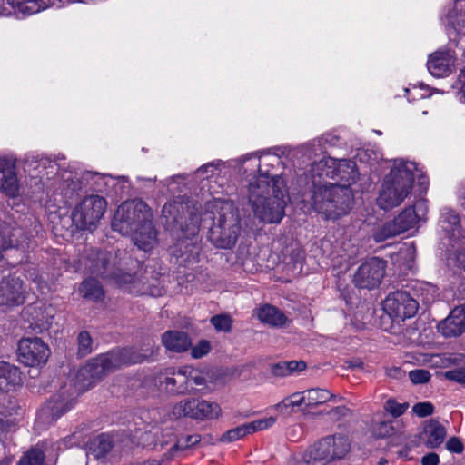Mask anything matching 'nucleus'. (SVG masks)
<instances>
[{"instance_id": "1", "label": "nucleus", "mask_w": 465, "mask_h": 465, "mask_svg": "<svg viewBox=\"0 0 465 465\" xmlns=\"http://www.w3.org/2000/svg\"><path fill=\"white\" fill-rule=\"evenodd\" d=\"M153 353V351L143 354L135 349L124 348L95 357L78 371L74 389L72 391L63 389L40 411L39 419L49 421L59 418L72 409L78 393L89 389L96 380L123 365L141 363Z\"/></svg>"}, {"instance_id": "2", "label": "nucleus", "mask_w": 465, "mask_h": 465, "mask_svg": "<svg viewBox=\"0 0 465 465\" xmlns=\"http://www.w3.org/2000/svg\"><path fill=\"white\" fill-rule=\"evenodd\" d=\"M252 155L260 159V174L249 183L248 202L254 217L260 222L279 223L285 214L287 188L283 178L279 174H270L267 167L280 165L281 159L277 154L262 152Z\"/></svg>"}, {"instance_id": "3", "label": "nucleus", "mask_w": 465, "mask_h": 465, "mask_svg": "<svg viewBox=\"0 0 465 465\" xmlns=\"http://www.w3.org/2000/svg\"><path fill=\"white\" fill-rule=\"evenodd\" d=\"M415 179H425L423 171L416 163L394 160L377 198L378 205L384 210L400 205L410 195Z\"/></svg>"}, {"instance_id": "4", "label": "nucleus", "mask_w": 465, "mask_h": 465, "mask_svg": "<svg viewBox=\"0 0 465 465\" xmlns=\"http://www.w3.org/2000/svg\"><path fill=\"white\" fill-rule=\"evenodd\" d=\"M208 209L213 213L210 241L218 248H231L241 232L238 208L231 201L215 199L209 203Z\"/></svg>"}, {"instance_id": "5", "label": "nucleus", "mask_w": 465, "mask_h": 465, "mask_svg": "<svg viewBox=\"0 0 465 465\" xmlns=\"http://www.w3.org/2000/svg\"><path fill=\"white\" fill-rule=\"evenodd\" d=\"M351 189L332 183L315 185L312 197L313 209L327 219H337L346 214L351 209Z\"/></svg>"}, {"instance_id": "6", "label": "nucleus", "mask_w": 465, "mask_h": 465, "mask_svg": "<svg viewBox=\"0 0 465 465\" xmlns=\"http://www.w3.org/2000/svg\"><path fill=\"white\" fill-rule=\"evenodd\" d=\"M428 204L425 200L417 201L412 207L405 208L394 220L384 223L373 232L375 242H381L416 226L425 220Z\"/></svg>"}, {"instance_id": "7", "label": "nucleus", "mask_w": 465, "mask_h": 465, "mask_svg": "<svg viewBox=\"0 0 465 465\" xmlns=\"http://www.w3.org/2000/svg\"><path fill=\"white\" fill-rule=\"evenodd\" d=\"M147 223H152L150 209L145 203L134 200L123 203L118 207L112 225L123 235H129Z\"/></svg>"}, {"instance_id": "8", "label": "nucleus", "mask_w": 465, "mask_h": 465, "mask_svg": "<svg viewBox=\"0 0 465 465\" xmlns=\"http://www.w3.org/2000/svg\"><path fill=\"white\" fill-rule=\"evenodd\" d=\"M106 208L107 203L104 197L96 194L88 195L74 209L72 221L76 228L92 231L104 216Z\"/></svg>"}, {"instance_id": "9", "label": "nucleus", "mask_w": 465, "mask_h": 465, "mask_svg": "<svg viewBox=\"0 0 465 465\" xmlns=\"http://www.w3.org/2000/svg\"><path fill=\"white\" fill-rule=\"evenodd\" d=\"M312 176L338 179L350 189L359 176L356 163L351 160L336 161L332 158H323L312 166Z\"/></svg>"}, {"instance_id": "10", "label": "nucleus", "mask_w": 465, "mask_h": 465, "mask_svg": "<svg viewBox=\"0 0 465 465\" xmlns=\"http://www.w3.org/2000/svg\"><path fill=\"white\" fill-rule=\"evenodd\" d=\"M222 410L216 402L203 399H183L173 405L169 416L171 419L191 418L199 420H213L221 416Z\"/></svg>"}, {"instance_id": "11", "label": "nucleus", "mask_w": 465, "mask_h": 465, "mask_svg": "<svg viewBox=\"0 0 465 465\" xmlns=\"http://www.w3.org/2000/svg\"><path fill=\"white\" fill-rule=\"evenodd\" d=\"M112 255L108 252L97 251L92 253L91 264L89 269L92 273L101 276L103 279H112L119 286L131 283L134 281V275L124 272L122 270H114L110 265Z\"/></svg>"}, {"instance_id": "12", "label": "nucleus", "mask_w": 465, "mask_h": 465, "mask_svg": "<svg viewBox=\"0 0 465 465\" xmlns=\"http://www.w3.org/2000/svg\"><path fill=\"white\" fill-rule=\"evenodd\" d=\"M383 310L394 321H404L415 315L418 302L406 292L397 291L385 299Z\"/></svg>"}, {"instance_id": "13", "label": "nucleus", "mask_w": 465, "mask_h": 465, "mask_svg": "<svg viewBox=\"0 0 465 465\" xmlns=\"http://www.w3.org/2000/svg\"><path fill=\"white\" fill-rule=\"evenodd\" d=\"M21 189L16 158L0 156V193L14 199L20 196Z\"/></svg>"}, {"instance_id": "14", "label": "nucleus", "mask_w": 465, "mask_h": 465, "mask_svg": "<svg viewBox=\"0 0 465 465\" xmlns=\"http://www.w3.org/2000/svg\"><path fill=\"white\" fill-rule=\"evenodd\" d=\"M385 273V263L378 258H371L363 262L354 274L353 282L359 288L377 287Z\"/></svg>"}, {"instance_id": "15", "label": "nucleus", "mask_w": 465, "mask_h": 465, "mask_svg": "<svg viewBox=\"0 0 465 465\" xmlns=\"http://www.w3.org/2000/svg\"><path fill=\"white\" fill-rule=\"evenodd\" d=\"M17 351L20 361L27 366L45 363L50 354L49 348L40 338L22 339Z\"/></svg>"}, {"instance_id": "16", "label": "nucleus", "mask_w": 465, "mask_h": 465, "mask_svg": "<svg viewBox=\"0 0 465 465\" xmlns=\"http://www.w3.org/2000/svg\"><path fill=\"white\" fill-rule=\"evenodd\" d=\"M25 290L23 281L8 273L0 282V304L18 306L25 302Z\"/></svg>"}, {"instance_id": "17", "label": "nucleus", "mask_w": 465, "mask_h": 465, "mask_svg": "<svg viewBox=\"0 0 465 465\" xmlns=\"http://www.w3.org/2000/svg\"><path fill=\"white\" fill-rule=\"evenodd\" d=\"M455 56L450 51H437L430 55L427 63L429 72L434 77H446L455 68Z\"/></svg>"}, {"instance_id": "18", "label": "nucleus", "mask_w": 465, "mask_h": 465, "mask_svg": "<svg viewBox=\"0 0 465 465\" xmlns=\"http://www.w3.org/2000/svg\"><path fill=\"white\" fill-rule=\"evenodd\" d=\"M89 176L90 173H80L74 170H62L59 174L61 193L67 199L73 198L83 188Z\"/></svg>"}, {"instance_id": "19", "label": "nucleus", "mask_w": 465, "mask_h": 465, "mask_svg": "<svg viewBox=\"0 0 465 465\" xmlns=\"http://www.w3.org/2000/svg\"><path fill=\"white\" fill-rule=\"evenodd\" d=\"M439 331L445 337H457L465 331V306L454 308L449 316L438 325Z\"/></svg>"}, {"instance_id": "20", "label": "nucleus", "mask_w": 465, "mask_h": 465, "mask_svg": "<svg viewBox=\"0 0 465 465\" xmlns=\"http://www.w3.org/2000/svg\"><path fill=\"white\" fill-rule=\"evenodd\" d=\"M160 374L158 376V382L161 390L165 391L172 394H184L190 391L185 371L183 368L179 369L176 372Z\"/></svg>"}, {"instance_id": "21", "label": "nucleus", "mask_w": 465, "mask_h": 465, "mask_svg": "<svg viewBox=\"0 0 465 465\" xmlns=\"http://www.w3.org/2000/svg\"><path fill=\"white\" fill-rule=\"evenodd\" d=\"M162 343L167 351L181 353L192 347L190 336L180 331H168L162 335Z\"/></svg>"}, {"instance_id": "22", "label": "nucleus", "mask_w": 465, "mask_h": 465, "mask_svg": "<svg viewBox=\"0 0 465 465\" xmlns=\"http://www.w3.org/2000/svg\"><path fill=\"white\" fill-rule=\"evenodd\" d=\"M128 236L140 250L144 252L151 251L156 244V232L152 223H145L141 229Z\"/></svg>"}, {"instance_id": "23", "label": "nucleus", "mask_w": 465, "mask_h": 465, "mask_svg": "<svg viewBox=\"0 0 465 465\" xmlns=\"http://www.w3.org/2000/svg\"><path fill=\"white\" fill-rule=\"evenodd\" d=\"M258 319L272 327H282L288 321L287 317L278 308L265 304L257 311Z\"/></svg>"}, {"instance_id": "24", "label": "nucleus", "mask_w": 465, "mask_h": 465, "mask_svg": "<svg viewBox=\"0 0 465 465\" xmlns=\"http://www.w3.org/2000/svg\"><path fill=\"white\" fill-rule=\"evenodd\" d=\"M448 25L458 34H465V0H455L453 8L447 14Z\"/></svg>"}, {"instance_id": "25", "label": "nucleus", "mask_w": 465, "mask_h": 465, "mask_svg": "<svg viewBox=\"0 0 465 465\" xmlns=\"http://www.w3.org/2000/svg\"><path fill=\"white\" fill-rule=\"evenodd\" d=\"M330 443L327 442L326 438L321 440L312 445L306 453V461L308 463L312 461H320L323 464L332 461V456L330 451Z\"/></svg>"}, {"instance_id": "26", "label": "nucleus", "mask_w": 465, "mask_h": 465, "mask_svg": "<svg viewBox=\"0 0 465 465\" xmlns=\"http://www.w3.org/2000/svg\"><path fill=\"white\" fill-rule=\"evenodd\" d=\"M20 381L17 368L7 362H0V391H8Z\"/></svg>"}, {"instance_id": "27", "label": "nucleus", "mask_w": 465, "mask_h": 465, "mask_svg": "<svg viewBox=\"0 0 465 465\" xmlns=\"http://www.w3.org/2000/svg\"><path fill=\"white\" fill-rule=\"evenodd\" d=\"M440 226L450 238H459L460 236V217L454 211L447 210L441 213Z\"/></svg>"}, {"instance_id": "28", "label": "nucleus", "mask_w": 465, "mask_h": 465, "mask_svg": "<svg viewBox=\"0 0 465 465\" xmlns=\"http://www.w3.org/2000/svg\"><path fill=\"white\" fill-rule=\"evenodd\" d=\"M114 446L111 436L106 434H101L95 437L88 445V454H93L95 459L105 456L111 451Z\"/></svg>"}, {"instance_id": "29", "label": "nucleus", "mask_w": 465, "mask_h": 465, "mask_svg": "<svg viewBox=\"0 0 465 465\" xmlns=\"http://www.w3.org/2000/svg\"><path fill=\"white\" fill-rule=\"evenodd\" d=\"M273 408L282 414H290L295 408L306 409L303 391L295 392L284 398L281 402L275 404Z\"/></svg>"}, {"instance_id": "30", "label": "nucleus", "mask_w": 465, "mask_h": 465, "mask_svg": "<svg viewBox=\"0 0 465 465\" xmlns=\"http://www.w3.org/2000/svg\"><path fill=\"white\" fill-rule=\"evenodd\" d=\"M426 443L430 448L439 447L446 436L445 428L438 421H430L424 430Z\"/></svg>"}, {"instance_id": "31", "label": "nucleus", "mask_w": 465, "mask_h": 465, "mask_svg": "<svg viewBox=\"0 0 465 465\" xmlns=\"http://www.w3.org/2000/svg\"><path fill=\"white\" fill-rule=\"evenodd\" d=\"M305 398V408H315L329 401L333 395L327 390L312 388L303 391Z\"/></svg>"}, {"instance_id": "32", "label": "nucleus", "mask_w": 465, "mask_h": 465, "mask_svg": "<svg viewBox=\"0 0 465 465\" xmlns=\"http://www.w3.org/2000/svg\"><path fill=\"white\" fill-rule=\"evenodd\" d=\"M327 442L330 443V451L332 456V460L336 459H342L350 450V442L345 436L335 435L326 438Z\"/></svg>"}, {"instance_id": "33", "label": "nucleus", "mask_w": 465, "mask_h": 465, "mask_svg": "<svg viewBox=\"0 0 465 465\" xmlns=\"http://www.w3.org/2000/svg\"><path fill=\"white\" fill-rule=\"evenodd\" d=\"M80 292L84 298L94 302L100 301L104 295L100 282L94 278H88L82 282Z\"/></svg>"}, {"instance_id": "34", "label": "nucleus", "mask_w": 465, "mask_h": 465, "mask_svg": "<svg viewBox=\"0 0 465 465\" xmlns=\"http://www.w3.org/2000/svg\"><path fill=\"white\" fill-rule=\"evenodd\" d=\"M14 8L25 15H33L45 9V0H6Z\"/></svg>"}, {"instance_id": "35", "label": "nucleus", "mask_w": 465, "mask_h": 465, "mask_svg": "<svg viewBox=\"0 0 465 465\" xmlns=\"http://www.w3.org/2000/svg\"><path fill=\"white\" fill-rule=\"evenodd\" d=\"M16 232H20V230L12 226L10 222L0 221V250L12 246V236H15Z\"/></svg>"}, {"instance_id": "36", "label": "nucleus", "mask_w": 465, "mask_h": 465, "mask_svg": "<svg viewBox=\"0 0 465 465\" xmlns=\"http://www.w3.org/2000/svg\"><path fill=\"white\" fill-rule=\"evenodd\" d=\"M250 429L248 428L247 423L242 424L236 428L227 430L224 432L221 438L220 441L223 443H230L238 440L242 439L244 436L249 435Z\"/></svg>"}, {"instance_id": "37", "label": "nucleus", "mask_w": 465, "mask_h": 465, "mask_svg": "<svg viewBox=\"0 0 465 465\" xmlns=\"http://www.w3.org/2000/svg\"><path fill=\"white\" fill-rule=\"evenodd\" d=\"M201 440V436L199 434L187 435L183 438H179L176 443L170 450V458H173L175 455V452L178 450H184L192 446L196 445Z\"/></svg>"}, {"instance_id": "38", "label": "nucleus", "mask_w": 465, "mask_h": 465, "mask_svg": "<svg viewBox=\"0 0 465 465\" xmlns=\"http://www.w3.org/2000/svg\"><path fill=\"white\" fill-rule=\"evenodd\" d=\"M77 354L85 357L93 351V340L89 332L83 331L79 333Z\"/></svg>"}, {"instance_id": "39", "label": "nucleus", "mask_w": 465, "mask_h": 465, "mask_svg": "<svg viewBox=\"0 0 465 465\" xmlns=\"http://www.w3.org/2000/svg\"><path fill=\"white\" fill-rule=\"evenodd\" d=\"M45 454L39 449H31L20 460L19 465H43Z\"/></svg>"}, {"instance_id": "40", "label": "nucleus", "mask_w": 465, "mask_h": 465, "mask_svg": "<svg viewBox=\"0 0 465 465\" xmlns=\"http://www.w3.org/2000/svg\"><path fill=\"white\" fill-rule=\"evenodd\" d=\"M183 209L182 203L175 201L166 203L162 210L163 215L166 218V222L179 223L178 213Z\"/></svg>"}, {"instance_id": "41", "label": "nucleus", "mask_w": 465, "mask_h": 465, "mask_svg": "<svg viewBox=\"0 0 465 465\" xmlns=\"http://www.w3.org/2000/svg\"><path fill=\"white\" fill-rule=\"evenodd\" d=\"M185 377L187 378L190 391L196 386H203L205 384V379L201 373L191 367H184Z\"/></svg>"}, {"instance_id": "42", "label": "nucleus", "mask_w": 465, "mask_h": 465, "mask_svg": "<svg viewBox=\"0 0 465 465\" xmlns=\"http://www.w3.org/2000/svg\"><path fill=\"white\" fill-rule=\"evenodd\" d=\"M211 322L219 331H230L232 329V319L228 315H215L212 317Z\"/></svg>"}, {"instance_id": "43", "label": "nucleus", "mask_w": 465, "mask_h": 465, "mask_svg": "<svg viewBox=\"0 0 465 465\" xmlns=\"http://www.w3.org/2000/svg\"><path fill=\"white\" fill-rule=\"evenodd\" d=\"M408 407V403H399L392 399L388 400L384 404V410L390 414H391L393 417H399L402 415L406 411Z\"/></svg>"}, {"instance_id": "44", "label": "nucleus", "mask_w": 465, "mask_h": 465, "mask_svg": "<svg viewBox=\"0 0 465 465\" xmlns=\"http://www.w3.org/2000/svg\"><path fill=\"white\" fill-rule=\"evenodd\" d=\"M275 422H276V419L274 417H268V418L253 420L252 422L247 423V425H248V428L250 429V433L252 434L256 431L269 429Z\"/></svg>"}, {"instance_id": "45", "label": "nucleus", "mask_w": 465, "mask_h": 465, "mask_svg": "<svg viewBox=\"0 0 465 465\" xmlns=\"http://www.w3.org/2000/svg\"><path fill=\"white\" fill-rule=\"evenodd\" d=\"M452 88L456 91L457 99L465 104V68L460 70Z\"/></svg>"}, {"instance_id": "46", "label": "nucleus", "mask_w": 465, "mask_h": 465, "mask_svg": "<svg viewBox=\"0 0 465 465\" xmlns=\"http://www.w3.org/2000/svg\"><path fill=\"white\" fill-rule=\"evenodd\" d=\"M373 434L378 438L389 437L393 433V427L390 421H380L373 426Z\"/></svg>"}, {"instance_id": "47", "label": "nucleus", "mask_w": 465, "mask_h": 465, "mask_svg": "<svg viewBox=\"0 0 465 465\" xmlns=\"http://www.w3.org/2000/svg\"><path fill=\"white\" fill-rule=\"evenodd\" d=\"M409 378L414 384H423L430 381V374L427 370L415 369L409 372Z\"/></svg>"}, {"instance_id": "48", "label": "nucleus", "mask_w": 465, "mask_h": 465, "mask_svg": "<svg viewBox=\"0 0 465 465\" xmlns=\"http://www.w3.org/2000/svg\"><path fill=\"white\" fill-rule=\"evenodd\" d=\"M191 355L194 359H200L211 351V343L206 340L200 341L195 346L191 347Z\"/></svg>"}, {"instance_id": "49", "label": "nucleus", "mask_w": 465, "mask_h": 465, "mask_svg": "<svg viewBox=\"0 0 465 465\" xmlns=\"http://www.w3.org/2000/svg\"><path fill=\"white\" fill-rule=\"evenodd\" d=\"M434 407L430 402H419L412 407V411L419 417H427L433 413Z\"/></svg>"}, {"instance_id": "50", "label": "nucleus", "mask_w": 465, "mask_h": 465, "mask_svg": "<svg viewBox=\"0 0 465 465\" xmlns=\"http://www.w3.org/2000/svg\"><path fill=\"white\" fill-rule=\"evenodd\" d=\"M444 376L450 381L465 385V368L453 369L445 371Z\"/></svg>"}, {"instance_id": "51", "label": "nucleus", "mask_w": 465, "mask_h": 465, "mask_svg": "<svg viewBox=\"0 0 465 465\" xmlns=\"http://www.w3.org/2000/svg\"><path fill=\"white\" fill-rule=\"evenodd\" d=\"M219 165H220V162L209 163L204 164V165L201 166L200 168H198L196 171V174L198 176H203V174L206 173L207 174L206 178L211 177L216 173V172L218 171Z\"/></svg>"}, {"instance_id": "52", "label": "nucleus", "mask_w": 465, "mask_h": 465, "mask_svg": "<svg viewBox=\"0 0 465 465\" xmlns=\"http://www.w3.org/2000/svg\"><path fill=\"white\" fill-rule=\"evenodd\" d=\"M302 148L304 150L305 153L308 154V158H312V154L317 155L322 152L320 140H314L311 143H305Z\"/></svg>"}, {"instance_id": "53", "label": "nucleus", "mask_w": 465, "mask_h": 465, "mask_svg": "<svg viewBox=\"0 0 465 465\" xmlns=\"http://www.w3.org/2000/svg\"><path fill=\"white\" fill-rule=\"evenodd\" d=\"M446 449L453 453H461L464 450L462 441L457 437L450 438L446 442Z\"/></svg>"}, {"instance_id": "54", "label": "nucleus", "mask_w": 465, "mask_h": 465, "mask_svg": "<svg viewBox=\"0 0 465 465\" xmlns=\"http://www.w3.org/2000/svg\"><path fill=\"white\" fill-rule=\"evenodd\" d=\"M38 167H42L44 170H46V175L48 176L59 169V164L55 161L45 157L39 161Z\"/></svg>"}, {"instance_id": "55", "label": "nucleus", "mask_w": 465, "mask_h": 465, "mask_svg": "<svg viewBox=\"0 0 465 465\" xmlns=\"http://www.w3.org/2000/svg\"><path fill=\"white\" fill-rule=\"evenodd\" d=\"M189 252L190 253H187V252L178 253L176 248L173 250V253L177 256V258H180L183 263H189L196 259L195 255L198 254L196 248L193 247Z\"/></svg>"}, {"instance_id": "56", "label": "nucleus", "mask_w": 465, "mask_h": 465, "mask_svg": "<svg viewBox=\"0 0 465 465\" xmlns=\"http://www.w3.org/2000/svg\"><path fill=\"white\" fill-rule=\"evenodd\" d=\"M286 362H281L273 365L272 371L275 376H287L290 375Z\"/></svg>"}, {"instance_id": "57", "label": "nucleus", "mask_w": 465, "mask_h": 465, "mask_svg": "<svg viewBox=\"0 0 465 465\" xmlns=\"http://www.w3.org/2000/svg\"><path fill=\"white\" fill-rule=\"evenodd\" d=\"M287 363L289 373L292 374L305 369L306 365L303 361H292Z\"/></svg>"}, {"instance_id": "58", "label": "nucleus", "mask_w": 465, "mask_h": 465, "mask_svg": "<svg viewBox=\"0 0 465 465\" xmlns=\"http://www.w3.org/2000/svg\"><path fill=\"white\" fill-rule=\"evenodd\" d=\"M11 223L12 226L17 228V226L15 224H13L12 223ZM18 229L20 230V232H16L15 236H12L13 244H12V246L8 247V249H11V248H14V247L18 248L19 246L23 245V242L24 241H21L19 239L20 236H23V231H22V229L20 227H18ZM6 250H7V248H6ZM2 251H5V249L0 250V252Z\"/></svg>"}, {"instance_id": "59", "label": "nucleus", "mask_w": 465, "mask_h": 465, "mask_svg": "<svg viewBox=\"0 0 465 465\" xmlns=\"http://www.w3.org/2000/svg\"><path fill=\"white\" fill-rule=\"evenodd\" d=\"M439 457L435 453H429L421 459L422 465H438Z\"/></svg>"}, {"instance_id": "60", "label": "nucleus", "mask_w": 465, "mask_h": 465, "mask_svg": "<svg viewBox=\"0 0 465 465\" xmlns=\"http://www.w3.org/2000/svg\"><path fill=\"white\" fill-rule=\"evenodd\" d=\"M75 437H76L75 434H74V435H71L68 439H64L62 442L64 445V448H66L67 446H72L74 444L72 442V440L74 439Z\"/></svg>"}, {"instance_id": "61", "label": "nucleus", "mask_w": 465, "mask_h": 465, "mask_svg": "<svg viewBox=\"0 0 465 465\" xmlns=\"http://www.w3.org/2000/svg\"><path fill=\"white\" fill-rule=\"evenodd\" d=\"M50 325H51V323L49 322H47V321L45 322L41 323V327L45 328V329L49 328Z\"/></svg>"}, {"instance_id": "62", "label": "nucleus", "mask_w": 465, "mask_h": 465, "mask_svg": "<svg viewBox=\"0 0 465 465\" xmlns=\"http://www.w3.org/2000/svg\"><path fill=\"white\" fill-rule=\"evenodd\" d=\"M351 368H356V367H358V368H361V367H362V362H361V361H360L359 363H355V364L351 365Z\"/></svg>"}, {"instance_id": "63", "label": "nucleus", "mask_w": 465, "mask_h": 465, "mask_svg": "<svg viewBox=\"0 0 465 465\" xmlns=\"http://www.w3.org/2000/svg\"><path fill=\"white\" fill-rule=\"evenodd\" d=\"M385 463H387V460L384 459V458H381L380 460H379V465H384Z\"/></svg>"}, {"instance_id": "64", "label": "nucleus", "mask_w": 465, "mask_h": 465, "mask_svg": "<svg viewBox=\"0 0 465 465\" xmlns=\"http://www.w3.org/2000/svg\"><path fill=\"white\" fill-rule=\"evenodd\" d=\"M3 5H4V0H0V14L2 13Z\"/></svg>"}]
</instances>
